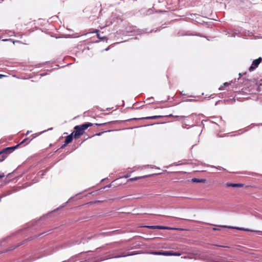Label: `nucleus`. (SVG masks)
Masks as SVG:
<instances>
[{"instance_id": "nucleus-1", "label": "nucleus", "mask_w": 262, "mask_h": 262, "mask_svg": "<svg viewBox=\"0 0 262 262\" xmlns=\"http://www.w3.org/2000/svg\"><path fill=\"white\" fill-rule=\"evenodd\" d=\"M92 124L87 123L81 125H77L74 127V132L73 133L75 138H78L83 135L84 130L91 126Z\"/></svg>"}, {"instance_id": "nucleus-2", "label": "nucleus", "mask_w": 262, "mask_h": 262, "mask_svg": "<svg viewBox=\"0 0 262 262\" xmlns=\"http://www.w3.org/2000/svg\"><path fill=\"white\" fill-rule=\"evenodd\" d=\"M18 146V145H17L13 147H8L0 151V162L4 161L6 158L7 154L16 148Z\"/></svg>"}, {"instance_id": "nucleus-3", "label": "nucleus", "mask_w": 262, "mask_h": 262, "mask_svg": "<svg viewBox=\"0 0 262 262\" xmlns=\"http://www.w3.org/2000/svg\"><path fill=\"white\" fill-rule=\"evenodd\" d=\"M261 60V57H259L258 58L253 60L252 62V65L249 68V70L250 71H252L255 69L258 66Z\"/></svg>"}, {"instance_id": "nucleus-4", "label": "nucleus", "mask_w": 262, "mask_h": 262, "mask_svg": "<svg viewBox=\"0 0 262 262\" xmlns=\"http://www.w3.org/2000/svg\"><path fill=\"white\" fill-rule=\"evenodd\" d=\"M147 228L149 229H172V228L166 227V226H146Z\"/></svg>"}, {"instance_id": "nucleus-5", "label": "nucleus", "mask_w": 262, "mask_h": 262, "mask_svg": "<svg viewBox=\"0 0 262 262\" xmlns=\"http://www.w3.org/2000/svg\"><path fill=\"white\" fill-rule=\"evenodd\" d=\"M231 228H234V229H236L238 230H243V231L259 232L260 233V234H262V231H260L252 230H250L249 229H246V228H239V227H231Z\"/></svg>"}, {"instance_id": "nucleus-6", "label": "nucleus", "mask_w": 262, "mask_h": 262, "mask_svg": "<svg viewBox=\"0 0 262 262\" xmlns=\"http://www.w3.org/2000/svg\"><path fill=\"white\" fill-rule=\"evenodd\" d=\"M73 133H72L71 135L68 136L66 137V140H65V144H68L70 143H71L73 140Z\"/></svg>"}, {"instance_id": "nucleus-7", "label": "nucleus", "mask_w": 262, "mask_h": 262, "mask_svg": "<svg viewBox=\"0 0 262 262\" xmlns=\"http://www.w3.org/2000/svg\"><path fill=\"white\" fill-rule=\"evenodd\" d=\"M151 254L154 255H163L165 256H168V251H165V252H152Z\"/></svg>"}, {"instance_id": "nucleus-8", "label": "nucleus", "mask_w": 262, "mask_h": 262, "mask_svg": "<svg viewBox=\"0 0 262 262\" xmlns=\"http://www.w3.org/2000/svg\"><path fill=\"white\" fill-rule=\"evenodd\" d=\"M227 186L233 187H242L243 186V185L242 184H240V183H237V184L228 183V184H227Z\"/></svg>"}, {"instance_id": "nucleus-9", "label": "nucleus", "mask_w": 262, "mask_h": 262, "mask_svg": "<svg viewBox=\"0 0 262 262\" xmlns=\"http://www.w3.org/2000/svg\"><path fill=\"white\" fill-rule=\"evenodd\" d=\"M147 177V176H143V177H134V178L129 179V181H134L138 180H139L140 179H141V178H145V177Z\"/></svg>"}, {"instance_id": "nucleus-10", "label": "nucleus", "mask_w": 262, "mask_h": 262, "mask_svg": "<svg viewBox=\"0 0 262 262\" xmlns=\"http://www.w3.org/2000/svg\"><path fill=\"white\" fill-rule=\"evenodd\" d=\"M181 254L180 253H176V252H171L170 251H168V256H180Z\"/></svg>"}, {"instance_id": "nucleus-11", "label": "nucleus", "mask_w": 262, "mask_h": 262, "mask_svg": "<svg viewBox=\"0 0 262 262\" xmlns=\"http://www.w3.org/2000/svg\"><path fill=\"white\" fill-rule=\"evenodd\" d=\"M192 181L194 182H200L201 180L196 178L193 179Z\"/></svg>"}, {"instance_id": "nucleus-12", "label": "nucleus", "mask_w": 262, "mask_h": 262, "mask_svg": "<svg viewBox=\"0 0 262 262\" xmlns=\"http://www.w3.org/2000/svg\"><path fill=\"white\" fill-rule=\"evenodd\" d=\"M28 140H29L28 139H25L23 141L21 142L20 144H22L26 142V141H28Z\"/></svg>"}, {"instance_id": "nucleus-13", "label": "nucleus", "mask_w": 262, "mask_h": 262, "mask_svg": "<svg viewBox=\"0 0 262 262\" xmlns=\"http://www.w3.org/2000/svg\"><path fill=\"white\" fill-rule=\"evenodd\" d=\"M158 117V116H155L150 117H149V119H155V118H157Z\"/></svg>"}, {"instance_id": "nucleus-14", "label": "nucleus", "mask_w": 262, "mask_h": 262, "mask_svg": "<svg viewBox=\"0 0 262 262\" xmlns=\"http://www.w3.org/2000/svg\"><path fill=\"white\" fill-rule=\"evenodd\" d=\"M229 85V83H228V82H225V83H224V86H228V85Z\"/></svg>"}, {"instance_id": "nucleus-15", "label": "nucleus", "mask_w": 262, "mask_h": 262, "mask_svg": "<svg viewBox=\"0 0 262 262\" xmlns=\"http://www.w3.org/2000/svg\"><path fill=\"white\" fill-rule=\"evenodd\" d=\"M97 36H98V37L99 38H102V37H101L100 36V34H97Z\"/></svg>"}, {"instance_id": "nucleus-16", "label": "nucleus", "mask_w": 262, "mask_h": 262, "mask_svg": "<svg viewBox=\"0 0 262 262\" xmlns=\"http://www.w3.org/2000/svg\"><path fill=\"white\" fill-rule=\"evenodd\" d=\"M4 177V174H3V175H1V174H0V178H3Z\"/></svg>"}, {"instance_id": "nucleus-17", "label": "nucleus", "mask_w": 262, "mask_h": 262, "mask_svg": "<svg viewBox=\"0 0 262 262\" xmlns=\"http://www.w3.org/2000/svg\"><path fill=\"white\" fill-rule=\"evenodd\" d=\"M30 132H30V131H29V130H28V131L27 132L26 135H28Z\"/></svg>"}, {"instance_id": "nucleus-18", "label": "nucleus", "mask_w": 262, "mask_h": 262, "mask_svg": "<svg viewBox=\"0 0 262 262\" xmlns=\"http://www.w3.org/2000/svg\"><path fill=\"white\" fill-rule=\"evenodd\" d=\"M4 76V75L0 74V78H2Z\"/></svg>"}, {"instance_id": "nucleus-19", "label": "nucleus", "mask_w": 262, "mask_h": 262, "mask_svg": "<svg viewBox=\"0 0 262 262\" xmlns=\"http://www.w3.org/2000/svg\"><path fill=\"white\" fill-rule=\"evenodd\" d=\"M219 90H223V88H222V86H221V87L219 88Z\"/></svg>"}]
</instances>
